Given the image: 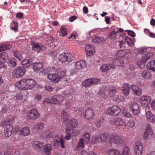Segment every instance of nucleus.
Masks as SVG:
<instances>
[{
  "instance_id": "nucleus-1",
  "label": "nucleus",
  "mask_w": 155,
  "mask_h": 155,
  "mask_svg": "<svg viewBox=\"0 0 155 155\" xmlns=\"http://www.w3.org/2000/svg\"><path fill=\"white\" fill-rule=\"evenodd\" d=\"M35 84L34 80L32 79H23L18 82V87L19 89L26 90L34 88Z\"/></svg>"
},
{
  "instance_id": "nucleus-2",
  "label": "nucleus",
  "mask_w": 155,
  "mask_h": 155,
  "mask_svg": "<svg viewBox=\"0 0 155 155\" xmlns=\"http://www.w3.org/2000/svg\"><path fill=\"white\" fill-rule=\"evenodd\" d=\"M10 123L9 119H7L1 122L0 124L1 127H3L5 126L4 132L5 136L7 137H9L11 135L13 130V126Z\"/></svg>"
},
{
  "instance_id": "nucleus-3",
  "label": "nucleus",
  "mask_w": 155,
  "mask_h": 155,
  "mask_svg": "<svg viewBox=\"0 0 155 155\" xmlns=\"http://www.w3.org/2000/svg\"><path fill=\"white\" fill-rule=\"evenodd\" d=\"M42 137L44 138L54 137V145H64V140L57 136L54 137L52 133L47 132H44L42 134Z\"/></svg>"
},
{
  "instance_id": "nucleus-4",
  "label": "nucleus",
  "mask_w": 155,
  "mask_h": 155,
  "mask_svg": "<svg viewBox=\"0 0 155 155\" xmlns=\"http://www.w3.org/2000/svg\"><path fill=\"white\" fill-rule=\"evenodd\" d=\"M110 139L109 142L111 144H116L122 145L124 144V140L117 134L116 133L110 134Z\"/></svg>"
},
{
  "instance_id": "nucleus-5",
  "label": "nucleus",
  "mask_w": 155,
  "mask_h": 155,
  "mask_svg": "<svg viewBox=\"0 0 155 155\" xmlns=\"http://www.w3.org/2000/svg\"><path fill=\"white\" fill-rule=\"evenodd\" d=\"M73 56L71 54L63 53L59 55L58 58V62L60 64H62L66 61L71 62L73 60Z\"/></svg>"
},
{
  "instance_id": "nucleus-6",
  "label": "nucleus",
  "mask_w": 155,
  "mask_h": 155,
  "mask_svg": "<svg viewBox=\"0 0 155 155\" xmlns=\"http://www.w3.org/2000/svg\"><path fill=\"white\" fill-rule=\"evenodd\" d=\"M121 112L120 108L117 105H114L111 107L106 109L105 113L109 115L116 116L118 115Z\"/></svg>"
},
{
  "instance_id": "nucleus-7",
  "label": "nucleus",
  "mask_w": 155,
  "mask_h": 155,
  "mask_svg": "<svg viewBox=\"0 0 155 155\" xmlns=\"http://www.w3.org/2000/svg\"><path fill=\"white\" fill-rule=\"evenodd\" d=\"M100 81L98 78H90L86 79L82 82V85L85 87H89L97 84Z\"/></svg>"
},
{
  "instance_id": "nucleus-8",
  "label": "nucleus",
  "mask_w": 155,
  "mask_h": 155,
  "mask_svg": "<svg viewBox=\"0 0 155 155\" xmlns=\"http://www.w3.org/2000/svg\"><path fill=\"white\" fill-rule=\"evenodd\" d=\"M26 72V70L23 67L16 68L13 72L12 76L14 78H19L23 76Z\"/></svg>"
},
{
  "instance_id": "nucleus-9",
  "label": "nucleus",
  "mask_w": 155,
  "mask_h": 155,
  "mask_svg": "<svg viewBox=\"0 0 155 155\" xmlns=\"http://www.w3.org/2000/svg\"><path fill=\"white\" fill-rule=\"evenodd\" d=\"M153 55L152 52L148 53L144 55L142 57L141 60L138 61L137 62V66L140 68H143L145 67V63Z\"/></svg>"
},
{
  "instance_id": "nucleus-10",
  "label": "nucleus",
  "mask_w": 155,
  "mask_h": 155,
  "mask_svg": "<svg viewBox=\"0 0 155 155\" xmlns=\"http://www.w3.org/2000/svg\"><path fill=\"white\" fill-rule=\"evenodd\" d=\"M129 107L130 110L135 115H137L140 113L139 106L137 103L135 102H131L129 104Z\"/></svg>"
},
{
  "instance_id": "nucleus-11",
  "label": "nucleus",
  "mask_w": 155,
  "mask_h": 155,
  "mask_svg": "<svg viewBox=\"0 0 155 155\" xmlns=\"http://www.w3.org/2000/svg\"><path fill=\"white\" fill-rule=\"evenodd\" d=\"M26 116L28 119L35 120L40 117V114L36 109L34 108L29 110L27 113Z\"/></svg>"
},
{
  "instance_id": "nucleus-12",
  "label": "nucleus",
  "mask_w": 155,
  "mask_h": 155,
  "mask_svg": "<svg viewBox=\"0 0 155 155\" xmlns=\"http://www.w3.org/2000/svg\"><path fill=\"white\" fill-rule=\"evenodd\" d=\"M78 125L77 120L74 119H72L69 120L67 123L66 129V132H69L75 128Z\"/></svg>"
},
{
  "instance_id": "nucleus-13",
  "label": "nucleus",
  "mask_w": 155,
  "mask_h": 155,
  "mask_svg": "<svg viewBox=\"0 0 155 155\" xmlns=\"http://www.w3.org/2000/svg\"><path fill=\"white\" fill-rule=\"evenodd\" d=\"M47 78L51 81L55 83H58L60 81V77L56 72L55 73H48Z\"/></svg>"
},
{
  "instance_id": "nucleus-14",
  "label": "nucleus",
  "mask_w": 155,
  "mask_h": 155,
  "mask_svg": "<svg viewBox=\"0 0 155 155\" xmlns=\"http://www.w3.org/2000/svg\"><path fill=\"white\" fill-rule=\"evenodd\" d=\"M151 99L148 96H142L140 99L141 104L145 107H147L150 104Z\"/></svg>"
},
{
  "instance_id": "nucleus-15",
  "label": "nucleus",
  "mask_w": 155,
  "mask_h": 155,
  "mask_svg": "<svg viewBox=\"0 0 155 155\" xmlns=\"http://www.w3.org/2000/svg\"><path fill=\"white\" fill-rule=\"evenodd\" d=\"M28 94V93L26 91H21L17 94L16 99L18 101H25L27 95Z\"/></svg>"
},
{
  "instance_id": "nucleus-16",
  "label": "nucleus",
  "mask_w": 155,
  "mask_h": 155,
  "mask_svg": "<svg viewBox=\"0 0 155 155\" xmlns=\"http://www.w3.org/2000/svg\"><path fill=\"white\" fill-rule=\"evenodd\" d=\"M116 68V66L112 64H104L100 67V70L103 72H106L111 68L114 69Z\"/></svg>"
},
{
  "instance_id": "nucleus-17",
  "label": "nucleus",
  "mask_w": 155,
  "mask_h": 155,
  "mask_svg": "<svg viewBox=\"0 0 155 155\" xmlns=\"http://www.w3.org/2000/svg\"><path fill=\"white\" fill-rule=\"evenodd\" d=\"M75 68L76 69L79 70L85 68L86 66V61L85 60H81L77 61L75 63Z\"/></svg>"
},
{
  "instance_id": "nucleus-18",
  "label": "nucleus",
  "mask_w": 155,
  "mask_h": 155,
  "mask_svg": "<svg viewBox=\"0 0 155 155\" xmlns=\"http://www.w3.org/2000/svg\"><path fill=\"white\" fill-rule=\"evenodd\" d=\"M85 49L87 54L89 56H92L94 53V47L92 45H87L85 46Z\"/></svg>"
},
{
  "instance_id": "nucleus-19",
  "label": "nucleus",
  "mask_w": 155,
  "mask_h": 155,
  "mask_svg": "<svg viewBox=\"0 0 155 155\" xmlns=\"http://www.w3.org/2000/svg\"><path fill=\"white\" fill-rule=\"evenodd\" d=\"M44 124L42 122L38 123L33 126L32 131L33 133H37L43 129L44 127Z\"/></svg>"
},
{
  "instance_id": "nucleus-20",
  "label": "nucleus",
  "mask_w": 155,
  "mask_h": 155,
  "mask_svg": "<svg viewBox=\"0 0 155 155\" xmlns=\"http://www.w3.org/2000/svg\"><path fill=\"white\" fill-rule=\"evenodd\" d=\"M94 114L93 110L91 108H88L85 110V116L87 119L93 118L94 117Z\"/></svg>"
},
{
  "instance_id": "nucleus-21",
  "label": "nucleus",
  "mask_w": 155,
  "mask_h": 155,
  "mask_svg": "<svg viewBox=\"0 0 155 155\" xmlns=\"http://www.w3.org/2000/svg\"><path fill=\"white\" fill-rule=\"evenodd\" d=\"M30 133L29 128L27 127H25L22 128L19 131V134L24 136L28 135Z\"/></svg>"
},
{
  "instance_id": "nucleus-22",
  "label": "nucleus",
  "mask_w": 155,
  "mask_h": 155,
  "mask_svg": "<svg viewBox=\"0 0 155 155\" xmlns=\"http://www.w3.org/2000/svg\"><path fill=\"white\" fill-rule=\"evenodd\" d=\"M143 146H135L134 148L135 155H142Z\"/></svg>"
},
{
  "instance_id": "nucleus-23",
  "label": "nucleus",
  "mask_w": 155,
  "mask_h": 155,
  "mask_svg": "<svg viewBox=\"0 0 155 155\" xmlns=\"http://www.w3.org/2000/svg\"><path fill=\"white\" fill-rule=\"evenodd\" d=\"M131 88L133 91L134 93L137 96H140L142 94V90L137 85H132Z\"/></svg>"
},
{
  "instance_id": "nucleus-24",
  "label": "nucleus",
  "mask_w": 155,
  "mask_h": 155,
  "mask_svg": "<svg viewBox=\"0 0 155 155\" xmlns=\"http://www.w3.org/2000/svg\"><path fill=\"white\" fill-rule=\"evenodd\" d=\"M146 116L147 119L150 122L153 123L155 122V117L150 111H148L146 113Z\"/></svg>"
},
{
  "instance_id": "nucleus-25",
  "label": "nucleus",
  "mask_w": 155,
  "mask_h": 155,
  "mask_svg": "<svg viewBox=\"0 0 155 155\" xmlns=\"http://www.w3.org/2000/svg\"><path fill=\"white\" fill-rule=\"evenodd\" d=\"M109 94L110 97L114 96L117 90L116 87L113 85H110L108 89Z\"/></svg>"
},
{
  "instance_id": "nucleus-26",
  "label": "nucleus",
  "mask_w": 155,
  "mask_h": 155,
  "mask_svg": "<svg viewBox=\"0 0 155 155\" xmlns=\"http://www.w3.org/2000/svg\"><path fill=\"white\" fill-rule=\"evenodd\" d=\"M33 67V69L35 71H38L43 68L42 64L41 63H34Z\"/></svg>"
},
{
  "instance_id": "nucleus-27",
  "label": "nucleus",
  "mask_w": 155,
  "mask_h": 155,
  "mask_svg": "<svg viewBox=\"0 0 155 155\" xmlns=\"http://www.w3.org/2000/svg\"><path fill=\"white\" fill-rule=\"evenodd\" d=\"M115 123L116 125L118 126H126V123L121 118L116 119L115 121Z\"/></svg>"
},
{
  "instance_id": "nucleus-28",
  "label": "nucleus",
  "mask_w": 155,
  "mask_h": 155,
  "mask_svg": "<svg viewBox=\"0 0 155 155\" xmlns=\"http://www.w3.org/2000/svg\"><path fill=\"white\" fill-rule=\"evenodd\" d=\"M117 31L116 32L115 31V29H114L113 30L109 35L108 36V39L110 41H114V40L117 37Z\"/></svg>"
},
{
  "instance_id": "nucleus-29",
  "label": "nucleus",
  "mask_w": 155,
  "mask_h": 155,
  "mask_svg": "<svg viewBox=\"0 0 155 155\" xmlns=\"http://www.w3.org/2000/svg\"><path fill=\"white\" fill-rule=\"evenodd\" d=\"M142 77L145 79H148L151 78L152 75L147 70H144L142 73Z\"/></svg>"
},
{
  "instance_id": "nucleus-30",
  "label": "nucleus",
  "mask_w": 155,
  "mask_h": 155,
  "mask_svg": "<svg viewBox=\"0 0 155 155\" xmlns=\"http://www.w3.org/2000/svg\"><path fill=\"white\" fill-rule=\"evenodd\" d=\"M56 72L58 74L59 76L60 77V80L62 77H64L65 75L66 71L65 69L61 68H59L57 69Z\"/></svg>"
},
{
  "instance_id": "nucleus-31",
  "label": "nucleus",
  "mask_w": 155,
  "mask_h": 155,
  "mask_svg": "<svg viewBox=\"0 0 155 155\" xmlns=\"http://www.w3.org/2000/svg\"><path fill=\"white\" fill-rule=\"evenodd\" d=\"M32 49L34 51H38L42 49V47L37 43H33L31 44Z\"/></svg>"
},
{
  "instance_id": "nucleus-32",
  "label": "nucleus",
  "mask_w": 155,
  "mask_h": 155,
  "mask_svg": "<svg viewBox=\"0 0 155 155\" xmlns=\"http://www.w3.org/2000/svg\"><path fill=\"white\" fill-rule=\"evenodd\" d=\"M155 66V61L153 60L147 64V69H150L153 71H155L154 66Z\"/></svg>"
},
{
  "instance_id": "nucleus-33",
  "label": "nucleus",
  "mask_w": 155,
  "mask_h": 155,
  "mask_svg": "<svg viewBox=\"0 0 155 155\" xmlns=\"http://www.w3.org/2000/svg\"><path fill=\"white\" fill-rule=\"evenodd\" d=\"M67 30L64 26H61L60 28V35L62 37L66 36L67 34Z\"/></svg>"
},
{
  "instance_id": "nucleus-34",
  "label": "nucleus",
  "mask_w": 155,
  "mask_h": 155,
  "mask_svg": "<svg viewBox=\"0 0 155 155\" xmlns=\"http://www.w3.org/2000/svg\"><path fill=\"white\" fill-rule=\"evenodd\" d=\"M8 66L10 67H15L17 64L16 59L15 58H12L8 60Z\"/></svg>"
},
{
  "instance_id": "nucleus-35",
  "label": "nucleus",
  "mask_w": 155,
  "mask_h": 155,
  "mask_svg": "<svg viewBox=\"0 0 155 155\" xmlns=\"http://www.w3.org/2000/svg\"><path fill=\"white\" fill-rule=\"evenodd\" d=\"M84 136V141L86 144H87L90 140V134L89 133L85 132L83 133Z\"/></svg>"
},
{
  "instance_id": "nucleus-36",
  "label": "nucleus",
  "mask_w": 155,
  "mask_h": 155,
  "mask_svg": "<svg viewBox=\"0 0 155 155\" xmlns=\"http://www.w3.org/2000/svg\"><path fill=\"white\" fill-rule=\"evenodd\" d=\"M8 56L7 54L5 52H2L0 54V60L3 61L2 62H5L8 59Z\"/></svg>"
},
{
  "instance_id": "nucleus-37",
  "label": "nucleus",
  "mask_w": 155,
  "mask_h": 155,
  "mask_svg": "<svg viewBox=\"0 0 155 155\" xmlns=\"http://www.w3.org/2000/svg\"><path fill=\"white\" fill-rule=\"evenodd\" d=\"M130 150L128 147L125 146L123 149L121 155H130Z\"/></svg>"
},
{
  "instance_id": "nucleus-38",
  "label": "nucleus",
  "mask_w": 155,
  "mask_h": 155,
  "mask_svg": "<svg viewBox=\"0 0 155 155\" xmlns=\"http://www.w3.org/2000/svg\"><path fill=\"white\" fill-rule=\"evenodd\" d=\"M61 117L63 119L64 121H67L68 118V115L67 112L65 110H63L61 112Z\"/></svg>"
},
{
  "instance_id": "nucleus-39",
  "label": "nucleus",
  "mask_w": 155,
  "mask_h": 155,
  "mask_svg": "<svg viewBox=\"0 0 155 155\" xmlns=\"http://www.w3.org/2000/svg\"><path fill=\"white\" fill-rule=\"evenodd\" d=\"M108 153L109 155H120V153L118 150L114 149L110 150Z\"/></svg>"
},
{
  "instance_id": "nucleus-40",
  "label": "nucleus",
  "mask_w": 155,
  "mask_h": 155,
  "mask_svg": "<svg viewBox=\"0 0 155 155\" xmlns=\"http://www.w3.org/2000/svg\"><path fill=\"white\" fill-rule=\"evenodd\" d=\"M14 56L19 60H22L23 57L20 54V52L15 51L13 52Z\"/></svg>"
},
{
  "instance_id": "nucleus-41",
  "label": "nucleus",
  "mask_w": 155,
  "mask_h": 155,
  "mask_svg": "<svg viewBox=\"0 0 155 155\" xmlns=\"http://www.w3.org/2000/svg\"><path fill=\"white\" fill-rule=\"evenodd\" d=\"M108 136V134L107 133H104L101 134L100 137V139L101 140V141L102 142H105Z\"/></svg>"
},
{
  "instance_id": "nucleus-42",
  "label": "nucleus",
  "mask_w": 155,
  "mask_h": 155,
  "mask_svg": "<svg viewBox=\"0 0 155 155\" xmlns=\"http://www.w3.org/2000/svg\"><path fill=\"white\" fill-rule=\"evenodd\" d=\"M11 28L14 31H17L18 29V25L17 22L13 21L11 24Z\"/></svg>"
},
{
  "instance_id": "nucleus-43",
  "label": "nucleus",
  "mask_w": 155,
  "mask_h": 155,
  "mask_svg": "<svg viewBox=\"0 0 155 155\" xmlns=\"http://www.w3.org/2000/svg\"><path fill=\"white\" fill-rule=\"evenodd\" d=\"M124 51L126 52L124 53V57L130 58L131 57L132 54L129 49H125L124 50Z\"/></svg>"
},
{
  "instance_id": "nucleus-44",
  "label": "nucleus",
  "mask_w": 155,
  "mask_h": 155,
  "mask_svg": "<svg viewBox=\"0 0 155 155\" xmlns=\"http://www.w3.org/2000/svg\"><path fill=\"white\" fill-rule=\"evenodd\" d=\"M51 149V146H45L44 150L45 154L47 155H49Z\"/></svg>"
},
{
  "instance_id": "nucleus-45",
  "label": "nucleus",
  "mask_w": 155,
  "mask_h": 155,
  "mask_svg": "<svg viewBox=\"0 0 155 155\" xmlns=\"http://www.w3.org/2000/svg\"><path fill=\"white\" fill-rule=\"evenodd\" d=\"M57 101V104H61L64 101V97L60 95H56Z\"/></svg>"
},
{
  "instance_id": "nucleus-46",
  "label": "nucleus",
  "mask_w": 155,
  "mask_h": 155,
  "mask_svg": "<svg viewBox=\"0 0 155 155\" xmlns=\"http://www.w3.org/2000/svg\"><path fill=\"white\" fill-rule=\"evenodd\" d=\"M100 138L98 135L94 136L92 138L91 142L93 144H96L99 141Z\"/></svg>"
},
{
  "instance_id": "nucleus-47",
  "label": "nucleus",
  "mask_w": 155,
  "mask_h": 155,
  "mask_svg": "<svg viewBox=\"0 0 155 155\" xmlns=\"http://www.w3.org/2000/svg\"><path fill=\"white\" fill-rule=\"evenodd\" d=\"M124 50H119L116 53V56L117 57V56L121 58L124 57Z\"/></svg>"
},
{
  "instance_id": "nucleus-48",
  "label": "nucleus",
  "mask_w": 155,
  "mask_h": 155,
  "mask_svg": "<svg viewBox=\"0 0 155 155\" xmlns=\"http://www.w3.org/2000/svg\"><path fill=\"white\" fill-rule=\"evenodd\" d=\"M103 38L102 37L101 38L97 37L95 36L92 39V41L94 43H100L103 40Z\"/></svg>"
},
{
  "instance_id": "nucleus-49",
  "label": "nucleus",
  "mask_w": 155,
  "mask_h": 155,
  "mask_svg": "<svg viewBox=\"0 0 155 155\" xmlns=\"http://www.w3.org/2000/svg\"><path fill=\"white\" fill-rule=\"evenodd\" d=\"M21 63L23 65L26 66V67H28L31 64L32 62H30L28 60H25L22 61Z\"/></svg>"
},
{
  "instance_id": "nucleus-50",
  "label": "nucleus",
  "mask_w": 155,
  "mask_h": 155,
  "mask_svg": "<svg viewBox=\"0 0 155 155\" xmlns=\"http://www.w3.org/2000/svg\"><path fill=\"white\" fill-rule=\"evenodd\" d=\"M135 121L133 119H130L128 120L127 123V125L128 126L130 127H133L135 126Z\"/></svg>"
},
{
  "instance_id": "nucleus-51",
  "label": "nucleus",
  "mask_w": 155,
  "mask_h": 155,
  "mask_svg": "<svg viewBox=\"0 0 155 155\" xmlns=\"http://www.w3.org/2000/svg\"><path fill=\"white\" fill-rule=\"evenodd\" d=\"M122 90H130V85L126 83H124L122 85Z\"/></svg>"
},
{
  "instance_id": "nucleus-52",
  "label": "nucleus",
  "mask_w": 155,
  "mask_h": 155,
  "mask_svg": "<svg viewBox=\"0 0 155 155\" xmlns=\"http://www.w3.org/2000/svg\"><path fill=\"white\" fill-rule=\"evenodd\" d=\"M10 111L9 108L5 105L2 107L1 110V112L3 114L9 112Z\"/></svg>"
},
{
  "instance_id": "nucleus-53",
  "label": "nucleus",
  "mask_w": 155,
  "mask_h": 155,
  "mask_svg": "<svg viewBox=\"0 0 155 155\" xmlns=\"http://www.w3.org/2000/svg\"><path fill=\"white\" fill-rule=\"evenodd\" d=\"M153 133L148 132V131H145V133L144 135V138L145 139H148L152 134Z\"/></svg>"
},
{
  "instance_id": "nucleus-54",
  "label": "nucleus",
  "mask_w": 155,
  "mask_h": 155,
  "mask_svg": "<svg viewBox=\"0 0 155 155\" xmlns=\"http://www.w3.org/2000/svg\"><path fill=\"white\" fill-rule=\"evenodd\" d=\"M31 144H32V145H42L43 143L40 141L35 140L32 141Z\"/></svg>"
},
{
  "instance_id": "nucleus-55",
  "label": "nucleus",
  "mask_w": 155,
  "mask_h": 155,
  "mask_svg": "<svg viewBox=\"0 0 155 155\" xmlns=\"http://www.w3.org/2000/svg\"><path fill=\"white\" fill-rule=\"evenodd\" d=\"M125 41L127 43L130 45V44L134 45V43L132 39L126 36L125 37Z\"/></svg>"
},
{
  "instance_id": "nucleus-56",
  "label": "nucleus",
  "mask_w": 155,
  "mask_h": 155,
  "mask_svg": "<svg viewBox=\"0 0 155 155\" xmlns=\"http://www.w3.org/2000/svg\"><path fill=\"white\" fill-rule=\"evenodd\" d=\"M56 95H54L51 97V103L52 104H57V101Z\"/></svg>"
},
{
  "instance_id": "nucleus-57",
  "label": "nucleus",
  "mask_w": 155,
  "mask_h": 155,
  "mask_svg": "<svg viewBox=\"0 0 155 155\" xmlns=\"http://www.w3.org/2000/svg\"><path fill=\"white\" fill-rule=\"evenodd\" d=\"M122 113L123 115L125 117H131V115L126 110H124Z\"/></svg>"
},
{
  "instance_id": "nucleus-58",
  "label": "nucleus",
  "mask_w": 155,
  "mask_h": 155,
  "mask_svg": "<svg viewBox=\"0 0 155 155\" xmlns=\"http://www.w3.org/2000/svg\"><path fill=\"white\" fill-rule=\"evenodd\" d=\"M44 89L46 91H51L53 90L51 86L48 85H45L44 87Z\"/></svg>"
},
{
  "instance_id": "nucleus-59",
  "label": "nucleus",
  "mask_w": 155,
  "mask_h": 155,
  "mask_svg": "<svg viewBox=\"0 0 155 155\" xmlns=\"http://www.w3.org/2000/svg\"><path fill=\"white\" fill-rule=\"evenodd\" d=\"M8 49V47L7 46L3 45L0 46V52L1 51H3L5 50Z\"/></svg>"
},
{
  "instance_id": "nucleus-60",
  "label": "nucleus",
  "mask_w": 155,
  "mask_h": 155,
  "mask_svg": "<svg viewBox=\"0 0 155 155\" xmlns=\"http://www.w3.org/2000/svg\"><path fill=\"white\" fill-rule=\"evenodd\" d=\"M137 52L139 54H143L146 52L147 50L146 49H138L137 50Z\"/></svg>"
},
{
  "instance_id": "nucleus-61",
  "label": "nucleus",
  "mask_w": 155,
  "mask_h": 155,
  "mask_svg": "<svg viewBox=\"0 0 155 155\" xmlns=\"http://www.w3.org/2000/svg\"><path fill=\"white\" fill-rule=\"evenodd\" d=\"M67 134L64 137V139L67 140H69L70 139L71 137V135L70 134V131L69 132H67Z\"/></svg>"
},
{
  "instance_id": "nucleus-62",
  "label": "nucleus",
  "mask_w": 155,
  "mask_h": 155,
  "mask_svg": "<svg viewBox=\"0 0 155 155\" xmlns=\"http://www.w3.org/2000/svg\"><path fill=\"white\" fill-rule=\"evenodd\" d=\"M146 131H148L150 133H153V132L151 129L150 126V124H147V128L146 130Z\"/></svg>"
},
{
  "instance_id": "nucleus-63",
  "label": "nucleus",
  "mask_w": 155,
  "mask_h": 155,
  "mask_svg": "<svg viewBox=\"0 0 155 155\" xmlns=\"http://www.w3.org/2000/svg\"><path fill=\"white\" fill-rule=\"evenodd\" d=\"M85 144H86L84 141V139H80L78 142V145H84Z\"/></svg>"
},
{
  "instance_id": "nucleus-64",
  "label": "nucleus",
  "mask_w": 155,
  "mask_h": 155,
  "mask_svg": "<svg viewBox=\"0 0 155 155\" xmlns=\"http://www.w3.org/2000/svg\"><path fill=\"white\" fill-rule=\"evenodd\" d=\"M76 36V34L75 32H72L70 36L69 37V39L72 38L73 39H75Z\"/></svg>"
}]
</instances>
